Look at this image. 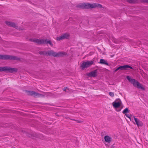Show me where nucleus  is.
<instances>
[{"label": "nucleus", "instance_id": "nucleus-14", "mask_svg": "<svg viewBox=\"0 0 148 148\" xmlns=\"http://www.w3.org/2000/svg\"><path fill=\"white\" fill-rule=\"evenodd\" d=\"M5 23L8 25L14 27H16V25L14 23L6 21Z\"/></svg>", "mask_w": 148, "mask_h": 148}, {"label": "nucleus", "instance_id": "nucleus-2", "mask_svg": "<svg viewBox=\"0 0 148 148\" xmlns=\"http://www.w3.org/2000/svg\"><path fill=\"white\" fill-rule=\"evenodd\" d=\"M81 8H93L96 7L101 8L102 5L99 4L93 3L92 4L86 3L82 4L81 5Z\"/></svg>", "mask_w": 148, "mask_h": 148}, {"label": "nucleus", "instance_id": "nucleus-13", "mask_svg": "<svg viewBox=\"0 0 148 148\" xmlns=\"http://www.w3.org/2000/svg\"><path fill=\"white\" fill-rule=\"evenodd\" d=\"M105 141L107 143H110L112 141V138L109 136L106 135L104 136Z\"/></svg>", "mask_w": 148, "mask_h": 148}, {"label": "nucleus", "instance_id": "nucleus-21", "mask_svg": "<svg viewBox=\"0 0 148 148\" xmlns=\"http://www.w3.org/2000/svg\"><path fill=\"white\" fill-rule=\"evenodd\" d=\"M144 2L145 3H148V0H144Z\"/></svg>", "mask_w": 148, "mask_h": 148}, {"label": "nucleus", "instance_id": "nucleus-15", "mask_svg": "<svg viewBox=\"0 0 148 148\" xmlns=\"http://www.w3.org/2000/svg\"><path fill=\"white\" fill-rule=\"evenodd\" d=\"M97 74V72L95 71H92L91 72L88 74V76H91L92 77H95L96 76Z\"/></svg>", "mask_w": 148, "mask_h": 148}, {"label": "nucleus", "instance_id": "nucleus-17", "mask_svg": "<svg viewBox=\"0 0 148 148\" xmlns=\"http://www.w3.org/2000/svg\"><path fill=\"white\" fill-rule=\"evenodd\" d=\"M129 112V110L128 109L126 108L123 111V113L124 114H125L128 112Z\"/></svg>", "mask_w": 148, "mask_h": 148}, {"label": "nucleus", "instance_id": "nucleus-22", "mask_svg": "<svg viewBox=\"0 0 148 148\" xmlns=\"http://www.w3.org/2000/svg\"><path fill=\"white\" fill-rule=\"evenodd\" d=\"M128 1L129 2L131 3H132L133 2V0H128Z\"/></svg>", "mask_w": 148, "mask_h": 148}, {"label": "nucleus", "instance_id": "nucleus-9", "mask_svg": "<svg viewBox=\"0 0 148 148\" xmlns=\"http://www.w3.org/2000/svg\"><path fill=\"white\" fill-rule=\"evenodd\" d=\"M132 69L133 68L132 67L127 65H126L123 66H119V67H118L114 71V72H116L119 69L121 70H126L127 69Z\"/></svg>", "mask_w": 148, "mask_h": 148}, {"label": "nucleus", "instance_id": "nucleus-19", "mask_svg": "<svg viewBox=\"0 0 148 148\" xmlns=\"http://www.w3.org/2000/svg\"><path fill=\"white\" fill-rule=\"evenodd\" d=\"M125 115L128 118H129L130 119V121L131 120V118H130V116H129V114H125Z\"/></svg>", "mask_w": 148, "mask_h": 148}, {"label": "nucleus", "instance_id": "nucleus-16", "mask_svg": "<svg viewBox=\"0 0 148 148\" xmlns=\"http://www.w3.org/2000/svg\"><path fill=\"white\" fill-rule=\"evenodd\" d=\"M100 63L101 64H103L106 65H108V62L104 60L101 59L100 60Z\"/></svg>", "mask_w": 148, "mask_h": 148}, {"label": "nucleus", "instance_id": "nucleus-3", "mask_svg": "<svg viewBox=\"0 0 148 148\" xmlns=\"http://www.w3.org/2000/svg\"><path fill=\"white\" fill-rule=\"evenodd\" d=\"M126 78L130 82L133 84L135 87L143 90L144 89V88L142 85L135 79L131 78L130 76H127Z\"/></svg>", "mask_w": 148, "mask_h": 148}, {"label": "nucleus", "instance_id": "nucleus-18", "mask_svg": "<svg viewBox=\"0 0 148 148\" xmlns=\"http://www.w3.org/2000/svg\"><path fill=\"white\" fill-rule=\"evenodd\" d=\"M109 95L112 97H113L114 96V93L112 92H110L109 93Z\"/></svg>", "mask_w": 148, "mask_h": 148}, {"label": "nucleus", "instance_id": "nucleus-11", "mask_svg": "<svg viewBox=\"0 0 148 148\" xmlns=\"http://www.w3.org/2000/svg\"><path fill=\"white\" fill-rule=\"evenodd\" d=\"M134 117L135 121L137 126L138 127L142 126L143 125L142 122L137 118H136L135 116H134Z\"/></svg>", "mask_w": 148, "mask_h": 148}, {"label": "nucleus", "instance_id": "nucleus-4", "mask_svg": "<svg viewBox=\"0 0 148 148\" xmlns=\"http://www.w3.org/2000/svg\"><path fill=\"white\" fill-rule=\"evenodd\" d=\"M32 41L36 42L38 44H49L51 46L53 45L52 43L50 40H44L43 39H34L32 40Z\"/></svg>", "mask_w": 148, "mask_h": 148}, {"label": "nucleus", "instance_id": "nucleus-6", "mask_svg": "<svg viewBox=\"0 0 148 148\" xmlns=\"http://www.w3.org/2000/svg\"><path fill=\"white\" fill-rule=\"evenodd\" d=\"M122 103L120 101H114L112 103V105L114 108H119L120 109H117L116 110L118 112L120 111L122 108V106H121Z\"/></svg>", "mask_w": 148, "mask_h": 148}, {"label": "nucleus", "instance_id": "nucleus-7", "mask_svg": "<svg viewBox=\"0 0 148 148\" xmlns=\"http://www.w3.org/2000/svg\"><path fill=\"white\" fill-rule=\"evenodd\" d=\"M0 59L18 60L19 58L16 57L7 55H0Z\"/></svg>", "mask_w": 148, "mask_h": 148}, {"label": "nucleus", "instance_id": "nucleus-12", "mask_svg": "<svg viewBox=\"0 0 148 148\" xmlns=\"http://www.w3.org/2000/svg\"><path fill=\"white\" fill-rule=\"evenodd\" d=\"M28 92L29 95L33 96L35 97H39L40 96V94L34 91H28Z\"/></svg>", "mask_w": 148, "mask_h": 148}, {"label": "nucleus", "instance_id": "nucleus-5", "mask_svg": "<svg viewBox=\"0 0 148 148\" xmlns=\"http://www.w3.org/2000/svg\"><path fill=\"white\" fill-rule=\"evenodd\" d=\"M17 69L15 68H12L8 66L3 67H0V71H6L10 73H12L14 72H16Z\"/></svg>", "mask_w": 148, "mask_h": 148}, {"label": "nucleus", "instance_id": "nucleus-20", "mask_svg": "<svg viewBox=\"0 0 148 148\" xmlns=\"http://www.w3.org/2000/svg\"><path fill=\"white\" fill-rule=\"evenodd\" d=\"M68 88L67 87L64 88L63 89V90L65 91L66 92H68L67 90H68Z\"/></svg>", "mask_w": 148, "mask_h": 148}, {"label": "nucleus", "instance_id": "nucleus-1", "mask_svg": "<svg viewBox=\"0 0 148 148\" xmlns=\"http://www.w3.org/2000/svg\"><path fill=\"white\" fill-rule=\"evenodd\" d=\"M41 54H43L44 55L53 56L56 57H58L59 56H63L66 55L65 52H59L58 53H56L53 51H43L40 52Z\"/></svg>", "mask_w": 148, "mask_h": 148}, {"label": "nucleus", "instance_id": "nucleus-10", "mask_svg": "<svg viewBox=\"0 0 148 148\" xmlns=\"http://www.w3.org/2000/svg\"><path fill=\"white\" fill-rule=\"evenodd\" d=\"M69 37V35L68 34L65 33L62 34L61 36L57 37V40H60L64 38H67Z\"/></svg>", "mask_w": 148, "mask_h": 148}, {"label": "nucleus", "instance_id": "nucleus-23", "mask_svg": "<svg viewBox=\"0 0 148 148\" xmlns=\"http://www.w3.org/2000/svg\"><path fill=\"white\" fill-rule=\"evenodd\" d=\"M105 145H106V146H107V145L106 144H105Z\"/></svg>", "mask_w": 148, "mask_h": 148}, {"label": "nucleus", "instance_id": "nucleus-8", "mask_svg": "<svg viewBox=\"0 0 148 148\" xmlns=\"http://www.w3.org/2000/svg\"><path fill=\"white\" fill-rule=\"evenodd\" d=\"M93 63V62L92 61L84 62L82 63L81 67L83 68H87L92 65Z\"/></svg>", "mask_w": 148, "mask_h": 148}]
</instances>
